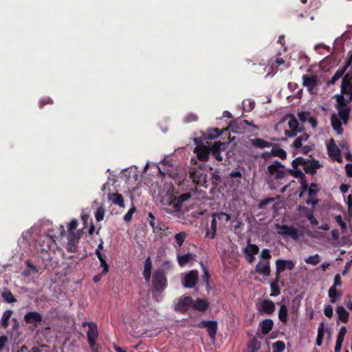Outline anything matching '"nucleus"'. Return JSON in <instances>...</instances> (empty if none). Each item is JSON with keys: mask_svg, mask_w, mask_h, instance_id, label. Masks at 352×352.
<instances>
[{"mask_svg": "<svg viewBox=\"0 0 352 352\" xmlns=\"http://www.w3.org/2000/svg\"><path fill=\"white\" fill-rule=\"evenodd\" d=\"M153 293H161L167 287V279L164 270L163 269H157L153 274Z\"/></svg>", "mask_w": 352, "mask_h": 352, "instance_id": "obj_1", "label": "nucleus"}, {"mask_svg": "<svg viewBox=\"0 0 352 352\" xmlns=\"http://www.w3.org/2000/svg\"><path fill=\"white\" fill-rule=\"evenodd\" d=\"M164 210L170 214H174L181 211L182 207L179 204L177 197L173 195H166L162 199Z\"/></svg>", "mask_w": 352, "mask_h": 352, "instance_id": "obj_2", "label": "nucleus"}, {"mask_svg": "<svg viewBox=\"0 0 352 352\" xmlns=\"http://www.w3.org/2000/svg\"><path fill=\"white\" fill-rule=\"evenodd\" d=\"M287 118H289L288 129L285 130V134L287 138H294L297 135L298 133L302 131L303 129L299 126V123L296 117L289 114L283 117L281 122H284Z\"/></svg>", "mask_w": 352, "mask_h": 352, "instance_id": "obj_3", "label": "nucleus"}, {"mask_svg": "<svg viewBox=\"0 0 352 352\" xmlns=\"http://www.w3.org/2000/svg\"><path fill=\"white\" fill-rule=\"evenodd\" d=\"M284 168L283 164L276 160L267 166V172L270 175L274 176L276 179H283L286 175L285 171L283 170Z\"/></svg>", "mask_w": 352, "mask_h": 352, "instance_id": "obj_4", "label": "nucleus"}, {"mask_svg": "<svg viewBox=\"0 0 352 352\" xmlns=\"http://www.w3.org/2000/svg\"><path fill=\"white\" fill-rule=\"evenodd\" d=\"M345 88L344 90L342 85H341L340 94L335 96L337 103H340L342 106H344L345 103H349L352 101V86L346 85Z\"/></svg>", "mask_w": 352, "mask_h": 352, "instance_id": "obj_5", "label": "nucleus"}, {"mask_svg": "<svg viewBox=\"0 0 352 352\" xmlns=\"http://www.w3.org/2000/svg\"><path fill=\"white\" fill-rule=\"evenodd\" d=\"M88 325L89 330L87 331V341L90 347H94L96 344L98 337V326L94 322H84L83 326Z\"/></svg>", "mask_w": 352, "mask_h": 352, "instance_id": "obj_6", "label": "nucleus"}, {"mask_svg": "<svg viewBox=\"0 0 352 352\" xmlns=\"http://www.w3.org/2000/svg\"><path fill=\"white\" fill-rule=\"evenodd\" d=\"M327 148L329 156L335 161L341 163L342 159L340 154V151L336 145L334 139L331 138L327 144Z\"/></svg>", "mask_w": 352, "mask_h": 352, "instance_id": "obj_7", "label": "nucleus"}, {"mask_svg": "<svg viewBox=\"0 0 352 352\" xmlns=\"http://www.w3.org/2000/svg\"><path fill=\"white\" fill-rule=\"evenodd\" d=\"M192 305V298L190 296H182L179 298L175 306V311L184 314L188 311Z\"/></svg>", "mask_w": 352, "mask_h": 352, "instance_id": "obj_8", "label": "nucleus"}, {"mask_svg": "<svg viewBox=\"0 0 352 352\" xmlns=\"http://www.w3.org/2000/svg\"><path fill=\"white\" fill-rule=\"evenodd\" d=\"M276 228L277 229V233L280 235L289 236L294 240H297L298 239V231L293 226L276 224Z\"/></svg>", "mask_w": 352, "mask_h": 352, "instance_id": "obj_9", "label": "nucleus"}, {"mask_svg": "<svg viewBox=\"0 0 352 352\" xmlns=\"http://www.w3.org/2000/svg\"><path fill=\"white\" fill-rule=\"evenodd\" d=\"M320 188L319 184L316 183H311L307 190V193L309 198L306 200V204L308 205H312L313 206H316L318 200L317 199L318 192L320 191Z\"/></svg>", "mask_w": 352, "mask_h": 352, "instance_id": "obj_10", "label": "nucleus"}, {"mask_svg": "<svg viewBox=\"0 0 352 352\" xmlns=\"http://www.w3.org/2000/svg\"><path fill=\"white\" fill-rule=\"evenodd\" d=\"M294 267L295 264L292 260L278 259L276 261V276L280 278V274L286 269L292 270Z\"/></svg>", "mask_w": 352, "mask_h": 352, "instance_id": "obj_11", "label": "nucleus"}, {"mask_svg": "<svg viewBox=\"0 0 352 352\" xmlns=\"http://www.w3.org/2000/svg\"><path fill=\"white\" fill-rule=\"evenodd\" d=\"M198 281V272L191 270L186 274L183 280V286L186 288H192Z\"/></svg>", "mask_w": 352, "mask_h": 352, "instance_id": "obj_12", "label": "nucleus"}, {"mask_svg": "<svg viewBox=\"0 0 352 352\" xmlns=\"http://www.w3.org/2000/svg\"><path fill=\"white\" fill-rule=\"evenodd\" d=\"M23 320L26 324H34L37 327L43 321L42 315L37 311H30L24 315Z\"/></svg>", "mask_w": 352, "mask_h": 352, "instance_id": "obj_13", "label": "nucleus"}, {"mask_svg": "<svg viewBox=\"0 0 352 352\" xmlns=\"http://www.w3.org/2000/svg\"><path fill=\"white\" fill-rule=\"evenodd\" d=\"M199 327L201 328H206L209 336L214 339L217 331V322L215 320L206 321L202 320Z\"/></svg>", "mask_w": 352, "mask_h": 352, "instance_id": "obj_14", "label": "nucleus"}, {"mask_svg": "<svg viewBox=\"0 0 352 352\" xmlns=\"http://www.w3.org/2000/svg\"><path fill=\"white\" fill-rule=\"evenodd\" d=\"M210 152V147L204 145H197L194 150V153H196L198 160L203 162L208 160Z\"/></svg>", "mask_w": 352, "mask_h": 352, "instance_id": "obj_15", "label": "nucleus"}, {"mask_svg": "<svg viewBox=\"0 0 352 352\" xmlns=\"http://www.w3.org/2000/svg\"><path fill=\"white\" fill-rule=\"evenodd\" d=\"M345 103L344 106L341 105L340 103H337L336 109L338 112V116L342 120L344 124H346L349 119L350 115V107Z\"/></svg>", "mask_w": 352, "mask_h": 352, "instance_id": "obj_16", "label": "nucleus"}, {"mask_svg": "<svg viewBox=\"0 0 352 352\" xmlns=\"http://www.w3.org/2000/svg\"><path fill=\"white\" fill-rule=\"evenodd\" d=\"M148 221L149 225L153 228L154 232H160V231H164L168 228L160 222L159 220H156L155 216L152 212H149L148 215Z\"/></svg>", "mask_w": 352, "mask_h": 352, "instance_id": "obj_17", "label": "nucleus"}, {"mask_svg": "<svg viewBox=\"0 0 352 352\" xmlns=\"http://www.w3.org/2000/svg\"><path fill=\"white\" fill-rule=\"evenodd\" d=\"M255 272L263 276H269L271 272L270 261H265L258 262L255 267Z\"/></svg>", "mask_w": 352, "mask_h": 352, "instance_id": "obj_18", "label": "nucleus"}, {"mask_svg": "<svg viewBox=\"0 0 352 352\" xmlns=\"http://www.w3.org/2000/svg\"><path fill=\"white\" fill-rule=\"evenodd\" d=\"M226 144L221 142H216L212 146H210V153H212L214 157L219 162H221L223 160V157L221 155V150H223Z\"/></svg>", "mask_w": 352, "mask_h": 352, "instance_id": "obj_19", "label": "nucleus"}, {"mask_svg": "<svg viewBox=\"0 0 352 352\" xmlns=\"http://www.w3.org/2000/svg\"><path fill=\"white\" fill-rule=\"evenodd\" d=\"M302 85L307 87L309 91H311L317 85V76L315 75L308 76L303 75L302 77Z\"/></svg>", "mask_w": 352, "mask_h": 352, "instance_id": "obj_20", "label": "nucleus"}, {"mask_svg": "<svg viewBox=\"0 0 352 352\" xmlns=\"http://www.w3.org/2000/svg\"><path fill=\"white\" fill-rule=\"evenodd\" d=\"M56 243L54 236L47 234L43 239L40 241V245L42 252H47L51 247Z\"/></svg>", "mask_w": 352, "mask_h": 352, "instance_id": "obj_21", "label": "nucleus"}, {"mask_svg": "<svg viewBox=\"0 0 352 352\" xmlns=\"http://www.w3.org/2000/svg\"><path fill=\"white\" fill-rule=\"evenodd\" d=\"M321 165L319 162L316 160L311 161L308 160L304 167V170L307 174H311L314 175L316 173L317 170L320 168Z\"/></svg>", "mask_w": 352, "mask_h": 352, "instance_id": "obj_22", "label": "nucleus"}, {"mask_svg": "<svg viewBox=\"0 0 352 352\" xmlns=\"http://www.w3.org/2000/svg\"><path fill=\"white\" fill-rule=\"evenodd\" d=\"M152 267L153 265L151 257L148 256L144 261L142 272L143 277L146 282H149L151 280Z\"/></svg>", "mask_w": 352, "mask_h": 352, "instance_id": "obj_23", "label": "nucleus"}, {"mask_svg": "<svg viewBox=\"0 0 352 352\" xmlns=\"http://www.w3.org/2000/svg\"><path fill=\"white\" fill-rule=\"evenodd\" d=\"M211 217H214L217 221H219V227L222 224L224 226L225 223H228L231 219V216L224 212H213L211 214Z\"/></svg>", "mask_w": 352, "mask_h": 352, "instance_id": "obj_24", "label": "nucleus"}, {"mask_svg": "<svg viewBox=\"0 0 352 352\" xmlns=\"http://www.w3.org/2000/svg\"><path fill=\"white\" fill-rule=\"evenodd\" d=\"M217 221L215 220V218L212 217L210 226L207 228V231L205 234V238L214 239L217 235Z\"/></svg>", "mask_w": 352, "mask_h": 352, "instance_id": "obj_25", "label": "nucleus"}, {"mask_svg": "<svg viewBox=\"0 0 352 352\" xmlns=\"http://www.w3.org/2000/svg\"><path fill=\"white\" fill-rule=\"evenodd\" d=\"M331 123L333 129L337 132L338 135H342L343 133L342 122L336 113L331 114Z\"/></svg>", "mask_w": 352, "mask_h": 352, "instance_id": "obj_26", "label": "nucleus"}, {"mask_svg": "<svg viewBox=\"0 0 352 352\" xmlns=\"http://www.w3.org/2000/svg\"><path fill=\"white\" fill-rule=\"evenodd\" d=\"M261 311L267 315H271L275 311V305L270 300H264L261 303Z\"/></svg>", "mask_w": 352, "mask_h": 352, "instance_id": "obj_27", "label": "nucleus"}, {"mask_svg": "<svg viewBox=\"0 0 352 352\" xmlns=\"http://www.w3.org/2000/svg\"><path fill=\"white\" fill-rule=\"evenodd\" d=\"M250 141L252 146L261 149L265 148H270L273 145L272 142L258 138L251 139Z\"/></svg>", "mask_w": 352, "mask_h": 352, "instance_id": "obj_28", "label": "nucleus"}, {"mask_svg": "<svg viewBox=\"0 0 352 352\" xmlns=\"http://www.w3.org/2000/svg\"><path fill=\"white\" fill-rule=\"evenodd\" d=\"M192 307L196 311L204 312L209 307V303L205 299L197 298L195 302H192Z\"/></svg>", "mask_w": 352, "mask_h": 352, "instance_id": "obj_29", "label": "nucleus"}, {"mask_svg": "<svg viewBox=\"0 0 352 352\" xmlns=\"http://www.w3.org/2000/svg\"><path fill=\"white\" fill-rule=\"evenodd\" d=\"M271 147H272L271 154L273 155L274 157H278L283 160L287 158V152L283 148L274 144Z\"/></svg>", "mask_w": 352, "mask_h": 352, "instance_id": "obj_30", "label": "nucleus"}, {"mask_svg": "<svg viewBox=\"0 0 352 352\" xmlns=\"http://www.w3.org/2000/svg\"><path fill=\"white\" fill-rule=\"evenodd\" d=\"M261 333L264 335L267 334L274 327V322L272 319H265L260 324Z\"/></svg>", "mask_w": 352, "mask_h": 352, "instance_id": "obj_31", "label": "nucleus"}, {"mask_svg": "<svg viewBox=\"0 0 352 352\" xmlns=\"http://www.w3.org/2000/svg\"><path fill=\"white\" fill-rule=\"evenodd\" d=\"M108 198L111 200L113 204L119 206L121 208H124V198L122 195L120 193H109Z\"/></svg>", "mask_w": 352, "mask_h": 352, "instance_id": "obj_32", "label": "nucleus"}, {"mask_svg": "<svg viewBox=\"0 0 352 352\" xmlns=\"http://www.w3.org/2000/svg\"><path fill=\"white\" fill-rule=\"evenodd\" d=\"M259 252V247L256 245L251 243L250 240H248L246 247L242 249V252L243 254H253L256 255Z\"/></svg>", "mask_w": 352, "mask_h": 352, "instance_id": "obj_33", "label": "nucleus"}, {"mask_svg": "<svg viewBox=\"0 0 352 352\" xmlns=\"http://www.w3.org/2000/svg\"><path fill=\"white\" fill-rule=\"evenodd\" d=\"M195 255L191 253H187L177 256V261L180 266H184L189 262L194 260Z\"/></svg>", "mask_w": 352, "mask_h": 352, "instance_id": "obj_34", "label": "nucleus"}, {"mask_svg": "<svg viewBox=\"0 0 352 352\" xmlns=\"http://www.w3.org/2000/svg\"><path fill=\"white\" fill-rule=\"evenodd\" d=\"M338 318L344 323L349 321V314L347 311L342 306H338L336 309Z\"/></svg>", "mask_w": 352, "mask_h": 352, "instance_id": "obj_35", "label": "nucleus"}, {"mask_svg": "<svg viewBox=\"0 0 352 352\" xmlns=\"http://www.w3.org/2000/svg\"><path fill=\"white\" fill-rule=\"evenodd\" d=\"M349 67V63L344 64V65L342 67L338 69V71L334 74V75L332 76L330 83L334 85L338 80H339L341 77L343 76L344 72Z\"/></svg>", "mask_w": 352, "mask_h": 352, "instance_id": "obj_36", "label": "nucleus"}, {"mask_svg": "<svg viewBox=\"0 0 352 352\" xmlns=\"http://www.w3.org/2000/svg\"><path fill=\"white\" fill-rule=\"evenodd\" d=\"M278 318L284 324L288 321V310L285 305H281L278 311Z\"/></svg>", "mask_w": 352, "mask_h": 352, "instance_id": "obj_37", "label": "nucleus"}, {"mask_svg": "<svg viewBox=\"0 0 352 352\" xmlns=\"http://www.w3.org/2000/svg\"><path fill=\"white\" fill-rule=\"evenodd\" d=\"M12 315V310H6L3 312L1 318V325L4 329H6L9 326V320Z\"/></svg>", "mask_w": 352, "mask_h": 352, "instance_id": "obj_38", "label": "nucleus"}, {"mask_svg": "<svg viewBox=\"0 0 352 352\" xmlns=\"http://www.w3.org/2000/svg\"><path fill=\"white\" fill-rule=\"evenodd\" d=\"M279 280H280V278L275 276L274 281H272L270 283V289L272 291L271 296H277L280 294V289L278 285Z\"/></svg>", "mask_w": 352, "mask_h": 352, "instance_id": "obj_39", "label": "nucleus"}, {"mask_svg": "<svg viewBox=\"0 0 352 352\" xmlns=\"http://www.w3.org/2000/svg\"><path fill=\"white\" fill-rule=\"evenodd\" d=\"M288 173L292 175L294 177L299 179L300 181L304 180L306 179L305 175L303 172L298 168H293V169H289Z\"/></svg>", "mask_w": 352, "mask_h": 352, "instance_id": "obj_40", "label": "nucleus"}, {"mask_svg": "<svg viewBox=\"0 0 352 352\" xmlns=\"http://www.w3.org/2000/svg\"><path fill=\"white\" fill-rule=\"evenodd\" d=\"M324 322H322L320 323L318 329V334L316 338V344L320 346L322 344L323 338H324Z\"/></svg>", "mask_w": 352, "mask_h": 352, "instance_id": "obj_41", "label": "nucleus"}, {"mask_svg": "<svg viewBox=\"0 0 352 352\" xmlns=\"http://www.w3.org/2000/svg\"><path fill=\"white\" fill-rule=\"evenodd\" d=\"M329 296L331 303H335L338 298L341 296V292L336 290L335 286H331L329 289Z\"/></svg>", "mask_w": 352, "mask_h": 352, "instance_id": "obj_42", "label": "nucleus"}, {"mask_svg": "<svg viewBox=\"0 0 352 352\" xmlns=\"http://www.w3.org/2000/svg\"><path fill=\"white\" fill-rule=\"evenodd\" d=\"M69 234V238H68V242H71L76 244H78L79 242V240L82 235V231L78 230L76 232H68Z\"/></svg>", "mask_w": 352, "mask_h": 352, "instance_id": "obj_43", "label": "nucleus"}, {"mask_svg": "<svg viewBox=\"0 0 352 352\" xmlns=\"http://www.w3.org/2000/svg\"><path fill=\"white\" fill-rule=\"evenodd\" d=\"M2 297L3 300L8 303H12L16 302V298L13 296L12 292L6 289L2 293Z\"/></svg>", "mask_w": 352, "mask_h": 352, "instance_id": "obj_44", "label": "nucleus"}, {"mask_svg": "<svg viewBox=\"0 0 352 352\" xmlns=\"http://www.w3.org/2000/svg\"><path fill=\"white\" fill-rule=\"evenodd\" d=\"M341 85H342L344 90L346 89V85L352 86V74L351 72H348L346 74L343 75Z\"/></svg>", "mask_w": 352, "mask_h": 352, "instance_id": "obj_45", "label": "nucleus"}, {"mask_svg": "<svg viewBox=\"0 0 352 352\" xmlns=\"http://www.w3.org/2000/svg\"><path fill=\"white\" fill-rule=\"evenodd\" d=\"M320 261V256L318 254H316L312 256H309L307 258L305 259V262L307 264H311L313 265H316Z\"/></svg>", "mask_w": 352, "mask_h": 352, "instance_id": "obj_46", "label": "nucleus"}, {"mask_svg": "<svg viewBox=\"0 0 352 352\" xmlns=\"http://www.w3.org/2000/svg\"><path fill=\"white\" fill-rule=\"evenodd\" d=\"M308 160L302 157H298L292 162V166L293 168H298L299 166H305Z\"/></svg>", "mask_w": 352, "mask_h": 352, "instance_id": "obj_47", "label": "nucleus"}, {"mask_svg": "<svg viewBox=\"0 0 352 352\" xmlns=\"http://www.w3.org/2000/svg\"><path fill=\"white\" fill-rule=\"evenodd\" d=\"M274 352H283L285 349V344L283 341L278 340L273 344Z\"/></svg>", "mask_w": 352, "mask_h": 352, "instance_id": "obj_48", "label": "nucleus"}, {"mask_svg": "<svg viewBox=\"0 0 352 352\" xmlns=\"http://www.w3.org/2000/svg\"><path fill=\"white\" fill-rule=\"evenodd\" d=\"M105 210L103 206H100L97 208L95 212V218L97 221H101L104 219Z\"/></svg>", "mask_w": 352, "mask_h": 352, "instance_id": "obj_49", "label": "nucleus"}, {"mask_svg": "<svg viewBox=\"0 0 352 352\" xmlns=\"http://www.w3.org/2000/svg\"><path fill=\"white\" fill-rule=\"evenodd\" d=\"M186 237V234L184 232H181L177 233L175 236V239L177 242V244L179 247H181Z\"/></svg>", "mask_w": 352, "mask_h": 352, "instance_id": "obj_50", "label": "nucleus"}, {"mask_svg": "<svg viewBox=\"0 0 352 352\" xmlns=\"http://www.w3.org/2000/svg\"><path fill=\"white\" fill-rule=\"evenodd\" d=\"M221 131L218 128L212 129L208 131V138L210 140L215 139L220 136Z\"/></svg>", "mask_w": 352, "mask_h": 352, "instance_id": "obj_51", "label": "nucleus"}, {"mask_svg": "<svg viewBox=\"0 0 352 352\" xmlns=\"http://www.w3.org/2000/svg\"><path fill=\"white\" fill-rule=\"evenodd\" d=\"M26 265L28 269L25 273V275H30L32 274H35L38 272V269L35 265L32 264L30 261H26Z\"/></svg>", "mask_w": 352, "mask_h": 352, "instance_id": "obj_52", "label": "nucleus"}, {"mask_svg": "<svg viewBox=\"0 0 352 352\" xmlns=\"http://www.w3.org/2000/svg\"><path fill=\"white\" fill-rule=\"evenodd\" d=\"M300 191L299 193V197H302L303 196V195L307 191L309 186L308 182L306 180V179L304 180L300 181Z\"/></svg>", "mask_w": 352, "mask_h": 352, "instance_id": "obj_53", "label": "nucleus"}, {"mask_svg": "<svg viewBox=\"0 0 352 352\" xmlns=\"http://www.w3.org/2000/svg\"><path fill=\"white\" fill-rule=\"evenodd\" d=\"M311 116L310 111H300L298 113V117L302 122H306Z\"/></svg>", "mask_w": 352, "mask_h": 352, "instance_id": "obj_54", "label": "nucleus"}, {"mask_svg": "<svg viewBox=\"0 0 352 352\" xmlns=\"http://www.w3.org/2000/svg\"><path fill=\"white\" fill-rule=\"evenodd\" d=\"M136 211V208L134 205L129 209V210L125 214L123 219L125 222H130L132 219L133 213Z\"/></svg>", "mask_w": 352, "mask_h": 352, "instance_id": "obj_55", "label": "nucleus"}, {"mask_svg": "<svg viewBox=\"0 0 352 352\" xmlns=\"http://www.w3.org/2000/svg\"><path fill=\"white\" fill-rule=\"evenodd\" d=\"M243 109L245 111L250 112L255 107V103L253 101H251L250 100H245L243 102Z\"/></svg>", "mask_w": 352, "mask_h": 352, "instance_id": "obj_56", "label": "nucleus"}, {"mask_svg": "<svg viewBox=\"0 0 352 352\" xmlns=\"http://www.w3.org/2000/svg\"><path fill=\"white\" fill-rule=\"evenodd\" d=\"M191 197V193L188 192L180 195L179 197H177V199L179 202V204L182 207L184 201L188 200Z\"/></svg>", "mask_w": 352, "mask_h": 352, "instance_id": "obj_57", "label": "nucleus"}, {"mask_svg": "<svg viewBox=\"0 0 352 352\" xmlns=\"http://www.w3.org/2000/svg\"><path fill=\"white\" fill-rule=\"evenodd\" d=\"M340 146L343 149L346 148V155H345L346 160L349 161V162H352V153L349 150L347 144L346 142H342V144H340Z\"/></svg>", "mask_w": 352, "mask_h": 352, "instance_id": "obj_58", "label": "nucleus"}, {"mask_svg": "<svg viewBox=\"0 0 352 352\" xmlns=\"http://www.w3.org/2000/svg\"><path fill=\"white\" fill-rule=\"evenodd\" d=\"M201 267H202V270H203V272H204V282H206V283L207 285H209V279H210V273L207 269V267L206 266H204V265L203 264V263L201 262Z\"/></svg>", "mask_w": 352, "mask_h": 352, "instance_id": "obj_59", "label": "nucleus"}, {"mask_svg": "<svg viewBox=\"0 0 352 352\" xmlns=\"http://www.w3.org/2000/svg\"><path fill=\"white\" fill-rule=\"evenodd\" d=\"M260 256L261 258L267 261H269L272 257L270 252L268 249H263L261 251Z\"/></svg>", "mask_w": 352, "mask_h": 352, "instance_id": "obj_60", "label": "nucleus"}, {"mask_svg": "<svg viewBox=\"0 0 352 352\" xmlns=\"http://www.w3.org/2000/svg\"><path fill=\"white\" fill-rule=\"evenodd\" d=\"M297 210L298 211L302 214L305 217V214H310L312 211L308 208L307 207L305 206H298V208H297Z\"/></svg>", "mask_w": 352, "mask_h": 352, "instance_id": "obj_61", "label": "nucleus"}, {"mask_svg": "<svg viewBox=\"0 0 352 352\" xmlns=\"http://www.w3.org/2000/svg\"><path fill=\"white\" fill-rule=\"evenodd\" d=\"M78 223L76 219H72L68 225V232H74V230L77 228Z\"/></svg>", "mask_w": 352, "mask_h": 352, "instance_id": "obj_62", "label": "nucleus"}, {"mask_svg": "<svg viewBox=\"0 0 352 352\" xmlns=\"http://www.w3.org/2000/svg\"><path fill=\"white\" fill-rule=\"evenodd\" d=\"M67 250L69 252L75 253L78 251V245L76 243L68 242L67 246Z\"/></svg>", "mask_w": 352, "mask_h": 352, "instance_id": "obj_63", "label": "nucleus"}, {"mask_svg": "<svg viewBox=\"0 0 352 352\" xmlns=\"http://www.w3.org/2000/svg\"><path fill=\"white\" fill-rule=\"evenodd\" d=\"M305 217L309 219L311 225L317 226L318 224V221L317 219L313 215L312 212L310 214H305Z\"/></svg>", "mask_w": 352, "mask_h": 352, "instance_id": "obj_64", "label": "nucleus"}]
</instances>
